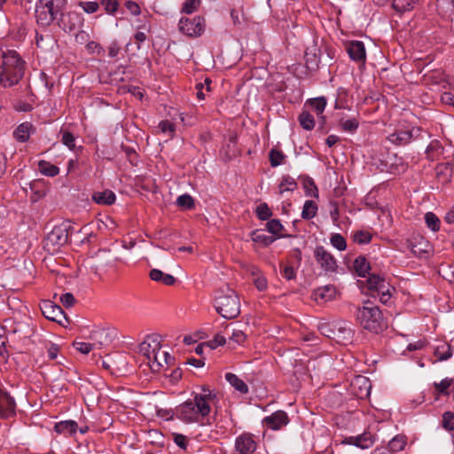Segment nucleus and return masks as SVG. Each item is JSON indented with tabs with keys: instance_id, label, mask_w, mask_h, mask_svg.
Listing matches in <instances>:
<instances>
[{
	"instance_id": "1",
	"label": "nucleus",
	"mask_w": 454,
	"mask_h": 454,
	"mask_svg": "<svg viewBox=\"0 0 454 454\" xmlns=\"http://www.w3.org/2000/svg\"><path fill=\"white\" fill-rule=\"evenodd\" d=\"M201 388L202 393H192V398H189L176 408L177 419L188 424H211L210 413L216 395L205 386Z\"/></svg>"
},
{
	"instance_id": "2",
	"label": "nucleus",
	"mask_w": 454,
	"mask_h": 454,
	"mask_svg": "<svg viewBox=\"0 0 454 454\" xmlns=\"http://www.w3.org/2000/svg\"><path fill=\"white\" fill-rule=\"evenodd\" d=\"M26 63L14 50H0V84L12 87L24 75Z\"/></svg>"
},
{
	"instance_id": "3",
	"label": "nucleus",
	"mask_w": 454,
	"mask_h": 454,
	"mask_svg": "<svg viewBox=\"0 0 454 454\" xmlns=\"http://www.w3.org/2000/svg\"><path fill=\"white\" fill-rule=\"evenodd\" d=\"M356 319L364 329L374 333H379L387 327L381 310L370 301L357 309Z\"/></svg>"
},
{
	"instance_id": "4",
	"label": "nucleus",
	"mask_w": 454,
	"mask_h": 454,
	"mask_svg": "<svg viewBox=\"0 0 454 454\" xmlns=\"http://www.w3.org/2000/svg\"><path fill=\"white\" fill-rule=\"evenodd\" d=\"M215 309L226 319L237 317L240 313L239 299L234 290L226 286L217 290Z\"/></svg>"
},
{
	"instance_id": "5",
	"label": "nucleus",
	"mask_w": 454,
	"mask_h": 454,
	"mask_svg": "<svg viewBox=\"0 0 454 454\" xmlns=\"http://www.w3.org/2000/svg\"><path fill=\"white\" fill-rule=\"evenodd\" d=\"M67 0H37L35 18L39 25L48 27L62 14Z\"/></svg>"
},
{
	"instance_id": "6",
	"label": "nucleus",
	"mask_w": 454,
	"mask_h": 454,
	"mask_svg": "<svg viewBox=\"0 0 454 454\" xmlns=\"http://www.w3.org/2000/svg\"><path fill=\"white\" fill-rule=\"evenodd\" d=\"M178 27L183 34L190 37H197L201 35L205 30V19L201 16L192 19L183 17L179 20Z\"/></svg>"
},
{
	"instance_id": "7",
	"label": "nucleus",
	"mask_w": 454,
	"mask_h": 454,
	"mask_svg": "<svg viewBox=\"0 0 454 454\" xmlns=\"http://www.w3.org/2000/svg\"><path fill=\"white\" fill-rule=\"evenodd\" d=\"M161 336L160 334L148 335L145 340L139 345V352L145 356L147 359V363L150 365L153 359V354L160 351L161 348Z\"/></svg>"
},
{
	"instance_id": "8",
	"label": "nucleus",
	"mask_w": 454,
	"mask_h": 454,
	"mask_svg": "<svg viewBox=\"0 0 454 454\" xmlns=\"http://www.w3.org/2000/svg\"><path fill=\"white\" fill-rule=\"evenodd\" d=\"M68 233L65 227L55 226L44 240V247L53 251L67 243Z\"/></svg>"
},
{
	"instance_id": "9",
	"label": "nucleus",
	"mask_w": 454,
	"mask_h": 454,
	"mask_svg": "<svg viewBox=\"0 0 454 454\" xmlns=\"http://www.w3.org/2000/svg\"><path fill=\"white\" fill-rule=\"evenodd\" d=\"M16 402L9 392L0 387V419H9L16 416Z\"/></svg>"
},
{
	"instance_id": "10",
	"label": "nucleus",
	"mask_w": 454,
	"mask_h": 454,
	"mask_svg": "<svg viewBox=\"0 0 454 454\" xmlns=\"http://www.w3.org/2000/svg\"><path fill=\"white\" fill-rule=\"evenodd\" d=\"M371 387L369 379L362 375L355 376L349 385L351 394L359 399H364L370 395Z\"/></svg>"
},
{
	"instance_id": "11",
	"label": "nucleus",
	"mask_w": 454,
	"mask_h": 454,
	"mask_svg": "<svg viewBox=\"0 0 454 454\" xmlns=\"http://www.w3.org/2000/svg\"><path fill=\"white\" fill-rule=\"evenodd\" d=\"M58 18V25L60 28H62L65 32H72L77 27H79L83 21L82 17L80 13L76 12H68L59 15Z\"/></svg>"
},
{
	"instance_id": "12",
	"label": "nucleus",
	"mask_w": 454,
	"mask_h": 454,
	"mask_svg": "<svg viewBox=\"0 0 454 454\" xmlns=\"http://www.w3.org/2000/svg\"><path fill=\"white\" fill-rule=\"evenodd\" d=\"M333 326L334 333L333 340L340 344H346L351 341L353 331L350 328L349 323L343 320H337L333 322Z\"/></svg>"
},
{
	"instance_id": "13",
	"label": "nucleus",
	"mask_w": 454,
	"mask_h": 454,
	"mask_svg": "<svg viewBox=\"0 0 454 454\" xmlns=\"http://www.w3.org/2000/svg\"><path fill=\"white\" fill-rule=\"evenodd\" d=\"M314 257L321 268L325 271H335L337 262L331 253L325 249L324 247L318 246L314 250Z\"/></svg>"
},
{
	"instance_id": "14",
	"label": "nucleus",
	"mask_w": 454,
	"mask_h": 454,
	"mask_svg": "<svg viewBox=\"0 0 454 454\" xmlns=\"http://www.w3.org/2000/svg\"><path fill=\"white\" fill-rule=\"evenodd\" d=\"M256 449L257 443L250 433H243L235 440V450L239 454H253Z\"/></svg>"
},
{
	"instance_id": "15",
	"label": "nucleus",
	"mask_w": 454,
	"mask_h": 454,
	"mask_svg": "<svg viewBox=\"0 0 454 454\" xmlns=\"http://www.w3.org/2000/svg\"><path fill=\"white\" fill-rule=\"evenodd\" d=\"M41 310L43 315L51 321L61 324L62 320L66 319V316L61 307L51 301H44L41 305Z\"/></svg>"
},
{
	"instance_id": "16",
	"label": "nucleus",
	"mask_w": 454,
	"mask_h": 454,
	"mask_svg": "<svg viewBox=\"0 0 454 454\" xmlns=\"http://www.w3.org/2000/svg\"><path fill=\"white\" fill-rule=\"evenodd\" d=\"M346 51L349 58L358 64H364L366 60V51L363 42L350 41L346 44Z\"/></svg>"
},
{
	"instance_id": "17",
	"label": "nucleus",
	"mask_w": 454,
	"mask_h": 454,
	"mask_svg": "<svg viewBox=\"0 0 454 454\" xmlns=\"http://www.w3.org/2000/svg\"><path fill=\"white\" fill-rule=\"evenodd\" d=\"M289 422L288 416L284 411H277L263 419V425L272 430H279Z\"/></svg>"
},
{
	"instance_id": "18",
	"label": "nucleus",
	"mask_w": 454,
	"mask_h": 454,
	"mask_svg": "<svg viewBox=\"0 0 454 454\" xmlns=\"http://www.w3.org/2000/svg\"><path fill=\"white\" fill-rule=\"evenodd\" d=\"M421 129L419 127L412 128L411 130H398L390 134L387 139L395 145H404L411 142L413 137H418Z\"/></svg>"
},
{
	"instance_id": "19",
	"label": "nucleus",
	"mask_w": 454,
	"mask_h": 454,
	"mask_svg": "<svg viewBox=\"0 0 454 454\" xmlns=\"http://www.w3.org/2000/svg\"><path fill=\"white\" fill-rule=\"evenodd\" d=\"M321 50L317 44L309 46L305 51V64L310 70H316L319 67Z\"/></svg>"
},
{
	"instance_id": "20",
	"label": "nucleus",
	"mask_w": 454,
	"mask_h": 454,
	"mask_svg": "<svg viewBox=\"0 0 454 454\" xmlns=\"http://www.w3.org/2000/svg\"><path fill=\"white\" fill-rule=\"evenodd\" d=\"M368 290L372 294L378 293L380 290L387 291L389 288V283L385 279L384 277L379 274H372L365 281Z\"/></svg>"
},
{
	"instance_id": "21",
	"label": "nucleus",
	"mask_w": 454,
	"mask_h": 454,
	"mask_svg": "<svg viewBox=\"0 0 454 454\" xmlns=\"http://www.w3.org/2000/svg\"><path fill=\"white\" fill-rule=\"evenodd\" d=\"M173 361V357L168 352L160 349L156 354H153V359L150 367L153 371H159L164 364H169Z\"/></svg>"
},
{
	"instance_id": "22",
	"label": "nucleus",
	"mask_w": 454,
	"mask_h": 454,
	"mask_svg": "<svg viewBox=\"0 0 454 454\" xmlns=\"http://www.w3.org/2000/svg\"><path fill=\"white\" fill-rule=\"evenodd\" d=\"M344 443H348L361 449H368L372 446L373 440L369 434H363L357 436H350L344 440Z\"/></svg>"
},
{
	"instance_id": "23",
	"label": "nucleus",
	"mask_w": 454,
	"mask_h": 454,
	"mask_svg": "<svg viewBox=\"0 0 454 454\" xmlns=\"http://www.w3.org/2000/svg\"><path fill=\"white\" fill-rule=\"evenodd\" d=\"M116 196L111 190L95 192L92 194V200L99 205H112L115 202Z\"/></svg>"
},
{
	"instance_id": "24",
	"label": "nucleus",
	"mask_w": 454,
	"mask_h": 454,
	"mask_svg": "<svg viewBox=\"0 0 454 454\" xmlns=\"http://www.w3.org/2000/svg\"><path fill=\"white\" fill-rule=\"evenodd\" d=\"M411 251L418 257H427L430 254L431 247L427 240L419 239L411 244Z\"/></svg>"
},
{
	"instance_id": "25",
	"label": "nucleus",
	"mask_w": 454,
	"mask_h": 454,
	"mask_svg": "<svg viewBox=\"0 0 454 454\" xmlns=\"http://www.w3.org/2000/svg\"><path fill=\"white\" fill-rule=\"evenodd\" d=\"M150 278L155 282L162 283L166 286H173L176 282V278L174 276L164 273L163 271L158 269H153L150 271Z\"/></svg>"
},
{
	"instance_id": "26",
	"label": "nucleus",
	"mask_w": 454,
	"mask_h": 454,
	"mask_svg": "<svg viewBox=\"0 0 454 454\" xmlns=\"http://www.w3.org/2000/svg\"><path fill=\"white\" fill-rule=\"evenodd\" d=\"M33 125L30 122L20 124L13 132L15 139L19 142H26L29 139L30 133L33 130Z\"/></svg>"
},
{
	"instance_id": "27",
	"label": "nucleus",
	"mask_w": 454,
	"mask_h": 454,
	"mask_svg": "<svg viewBox=\"0 0 454 454\" xmlns=\"http://www.w3.org/2000/svg\"><path fill=\"white\" fill-rule=\"evenodd\" d=\"M353 268L359 277L365 278L371 270V265L364 256L359 255L355 259Z\"/></svg>"
},
{
	"instance_id": "28",
	"label": "nucleus",
	"mask_w": 454,
	"mask_h": 454,
	"mask_svg": "<svg viewBox=\"0 0 454 454\" xmlns=\"http://www.w3.org/2000/svg\"><path fill=\"white\" fill-rule=\"evenodd\" d=\"M225 379L236 390L239 391L240 393L247 394L248 392L247 385L236 374L227 372L225 374Z\"/></svg>"
},
{
	"instance_id": "29",
	"label": "nucleus",
	"mask_w": 454,
	"mask_h": 454,
	"mask_svg": "<svg viewBox=\"0 0 454 454\" xmlns=\"http://www.w3.org/2000/svg\"><path fill=\"white\" fill-rule=\"evenodd\" d=\"M77 423L73 420L60 421L55 425V431L59 434H73L77 431Z\"/></svg>"
},
{
	"instance_id": "30",
	"label": "nucleus",
	"mask_w": 454,
	"mask_h": 454,
	"mask_svg": "<svg viewBox=\"0 0 454 454\" xmlns=\"http://www.w3.org/2000/svg\"><path fill=\"white\" fill-rule=\"evenodd\" d=\"M406 444V436L397 434L388 442V445L386 448L389 450L391 453L395 454V452L403 450Z\"/></svg>"
},
{
	"instance_id": "31",
	"label": "nucleus",
	"mask_w": 454,
	"mask_h": 454,
	"mask_svg": "<svg viewBox=\"0 0 454 454\" xmlns=\"http://www.w3.org/2000/svg\"><path fill=\"white\" fill-rule=\"evenodd\" d=\"M298 187L294 178L290 176H284L278 184V193L283 195L286 192H294Z\"/></svg>"
},
{
	"instance_id": "32",
	"label": "nucleus",
	"mask_w": 454,
	"mask_h": 454,
	"mask_svg": "<svg viewBox=\"0 0 454 454\" xmlns=\"http://www.w3.org/2000/svg\"><path fill=\"white\" fill-rule=\"evenodd\" d=\"M434 356L439 361L448 360L452 356L451 346L445 342L438 345L434 349Z\"/></svg>"
},
{
	"instance_id": "33",
	"label": "nucleus",
	"mask_w": 454,
	"mask_h": 454,
	"mask_svg": "<svg viewBox=\"0 0 454 454\" xmlns=\"http://www.w3.org/2000/svg\"><path fill=\"white\" fill-rule=\"evenodd\" d=\"M251 239L255 243H260L264 247H268L275 241V238L264 234L262 231L255 230L251 233Z\"/></svg>"
},
{
	"instance_id": "34",
	"label": "nucleus",
	"mask_w": 454,
	"mask_h": 454,
	"mask_svg": "<svg viewBox=\"0 0 454 454\" xmlns=\"http://www.w3.org/2000/svg\"><path fill=\"white\" fill-rule=\"evenodd\" d=\"M306 105L309 106L311 109L315 111L317 115L319 116L325 111V108L326 106V99L325 97L311 98L307 100Z\"/></svg>"
},
{
	"instance_id": "35",
	"label": "nucleus",
	"mask_w": 454,
	"mask_h": 454,
	"mask_svg": "<svg viewBox=\"0 0 454 454\" xmlns=\"http://www.w3.org/2000/svg\"><path fill=\"white\" fill-rule=\"evenodd\" d=\"M393 9L400 13L409 12L413 9L415 0H391Z\"/></svg>"
},
{
	"instance_id": "36",
	"label": "nucleus",
	"mask_w": 454,
	"mask_h": 454,
	"mask_svg": "<svg viewBox=\"0 0 454 454\" xmlns=\"http://www.w3.org/2000/svg\"><path fill=\"white\" fill-rule=\"evenodd\" d=\"M39 171L47 176H55L59 173V168L48 161L40 160L38 163Z\"/></svg>"
},
{
	"instance_id": "37",
	"label": "nucleus",
	"mask_w": 454,
	"mask_h": 454,
	"mask_svg": "<svg viewBox=\"0 0 454 454\" xmlns=\"http://www.w3.org/2000/svg\"><path fill=\"white\" fill-rule=\"evenodd\" d=\"M335 294V290L331 286H325L323 287H320L315 291V299L317 301L323 300V301H328L331 300Z\"/></svg>"
},
{
	"instance_id": "38",
	"label": "nucleus",
	"mask_w": 454,
	"mask_h": 454,
	"mask_svg": "<svg viewBox=\"0 0 454 454\" xmlns=\"http://www.w3.org/2000/svg\"><path fill=\"white\" fill-rule=\"evenodd\" d=\"M269 159L270 166L276 168L278 166L284 164L286 155L282 151L278 150L276 148H272L269 153Z\"/></svg>"
},
{
	"instance_id": "39",
	"label": "nucleus",
	"mask_w": 454,
	"mask_h": 454,
	"mask_svg": "<svg viewBox=\"0 0 454 454\" xmlns=\"http://www.w3.org/2000/svg\"><path fill=\"white\" fill-rule=\"evenodd\" d=\"M317 211V206L313 200H306L301 211V217L306 220L312 219Z\"/></svg>"
},
{
	"instance_id": "40",
	"label": "nucleus",
	"mask_w": 454,
	"mask_h": 454,
	"mask_svg": "<svg viewBox=\"0 0 454 454\" xmlns=\"http://www.w3.org/2000/svg\"><path fill=\"white\" fill-rule=\"evenodd\" d=\"M299 121H300V124L301 126L306 129V130H311L313 129V128L315 127V120H314V117L313 115L308 112V111H303L300 115H299Z\"/></svg>"
},
{
	"instance_id": "41",
	"label": "nucleus",
	"mask_w": 454,
	"mask_h": 454,
	"mask_svg": "<svg viewBox=\"0 0 454 454\" xmlns=\"http://www.w3.org/2000/svg\"><path fill=\"white\" fill-rule=\"evenodd\" d=\"M176 205L183 209H192L195 207L193 198L187 193L177 197Z\"/></svg>"
},
{
	"instance_id": "42",
	"label": "nucleus",
	"mask_w": 454,
	"mask_h": 454,
	"mask_svg": "<svg viewBox=\"0 0 454 454\" xmlns=\"http://www.w3.org/2000/svg\"><path fill=\"white\" fill-rule=\"evenodd\" d=\"M453 382L452 379L445 378L440 382H434V387L437 394L442 395H449L450 392L448 391V388L451 386Z\"/></svg>"
},
{
	"instance_id": "43",
	"label": "nucleus",
	"mask_w": 454,
	"mask_h": 454,
	"mask_svg": "<svg viewBox=\"0 0 454 454\" xmlns=\"http://www.w3.org/2000/svg\"><path fill=\"white\" fill-rule=\"evenodd\" d=\"M425 221L427 223V226L432 230L433 231H437L440 230V219L437 217V215L433 212H427L425 215Z\"/></svg>"
},
{
	"instance_id": "44",
	"label": "nucleus",
	"mask_w": 454,
	"mask_h": 454,
	"mask_svg": "<svg viewBox=\"0 0 454 454\" xmlns=\"http://www.w3.org/2000/svg\"><path fill=\"white\" fill-rule=\"evenodd\" d=\"M340 126L342 130L349 133L355 132L359 126V121L356 118H351L348 120H341L340 121Z\"/></svg>"
},
{
	"instance_id": "45",
	"label": "nucleus",
	"mask_w": 454,
	"mask_h": 454,
	"mask_svg": "<svg viewBox=\"0 0 454 454\" xmlns=\"http://www.w3.org/2000/svg\"><path fill=\"white\" fill-rule=\"evenodd\" d=\"M372 234L367 231H356L353 234L354 242L359 245L368 244L372 240Z\"/></svg>"
},
{
	"instance_id": "46",
	"label": "nucleus",
	"mask_w": 454,
	"mask_h": 454,
	"mask_svg": "<svg viewBox=\"0 0 454 454\" xmlns=\"http://www.w3.org/2000/svg\"><path fill=\"white\" fill-rule=\"evenodd\" d=\"M387 292L385 290H380L378 293L372 294V295L374 297H379L380 302L383 304H387L391 300L395 287L389 284V288H387Z\"/></svg>"
},
{
	"instance_id": "47",
	"label": "nucleus",
	"mask_w": 454,
	"mask_h": 454,
	"mask_svg": "<svg viewBox=\"0 0 454 454\" xmlns=\"http://www.w3.org/2000/svg\"><path fill=\"white\" fill-rule=\"evenodd\" d=\"M331 244L339 251H344L347 247V242L344 237L339 233H334L330 239Z\"/></svg>"
},
{
	"instance_id": "48",
	"label": "nucleus",
	"mask_w": 454,
	"mask_h": 454,
	"mask_svg": "<svg viewBox=\"0 0 454 454\" xmlns=\"http://www.w3.org/2000/svg\"><path fill=\"white\" fill-rule=\"evenodd\" d=\"M255 212L257 217L262 221L268 220L272 215V212L266 203H261Z\"/></svg>"
},
{
	"instance_id": "49",
	"label": "nucleus",
	"mask_w": 454,
	"mask_h": 454,
	"mask_svg": "<svg viewBox=\"0 0 454 454\" xmlns=\"http://www.w3.org/2000/svg\"><path fill=\"white\" fill-rule=\"evenodd\" d=\"M442 426L448 431L454 430V412L445 411L442 415Z\"/></svg>"
},
{
	"instance_id": "50",
	"label": "nucleus",
	"mask_w": 454,
	"mask_h": 454,
	"mask_svg": "<svg viewBox=\"0 0 454 454\" xmlns=\"http://www.w3.org/2000/svg\"><path fill=\"white\" fill-rule=\"evenodd\" d=\"M200 4V0H186L182 6V12L190 14L197 11Z\"/></svg>"
},
{
	"instance_id": "51",
	"label": "nucleus",
	"mask_w": 454,
	"mask_h": 454,
	"mask_svg": "<svg viewBox=\"0 0 454 454\" xmlns=\"http://www.w3.org/2000/svg\"><path fill=\"white\" fill-rule=\"evenodd\" d=\"M267 231L272 234H279L283 230V225L278 219H271L267 223Z\"/></svg>"
},
{
	"instance_id": "52",
	"label": "nucleus",
	"mask_w": 454,
	"mask_h": 454,
	"mask_svg": "<svg viewBox=\"0 0 454 454\" xmlns=\"http://www.w3.org/2000/svg\"><path fill=\"white\" fill-rule=\"evenodd\" d=\"M61 141L66 146H67L71 150H73L75 147V137L69 131H64L62 133Z\"/></svg>"
},
{
	"instance_id": "53",
	"label": "nucleus",
	"mask_w": 454,
	"mask_h": 454,
	"mask_svg": "<svg viewBox=\"0 0 454 454\" xmlns=\"http://www.w3.org/2000/svg\"><path fill=\"white\" fill-rule=\"evenodd\" d=\"M159 129H160V131L162 133L169 134L170 137L173 136V134L176 130V127H175L174 123H172L171 121H169L168 120L161 121L159 123Z\"/></svg>"
},
{
	"instance_id": "54",
	"label": "nucleus",
	"mask_w": 454,
	"mask_h": 454,
	"mask_svg": "<svg viewBox=\"0 0 454 454\" xmlns=\"http://www.w3.org/2000/svg\"><path fill=\"white\" fill-rule=\"evenodd\" d=\"M95 345L82 341L74 342V347L82 354H89L95 348Z\"/></svg>"
},
{
	"instance_id": "55",
	"label": "nucleus",
	"mask_w": 454,
	"mask_h": 454,
	"mask_svg": "<svg viewBox=\"0 0 454 454\" xmlns=\"http://www.w3.org/2000/svg\"><path fill=\"white\" fill-rule=\"evenodd\" d=\"M79 6L87 13H94L99 8L97 2H80Z\"/></svg>"
},
{
	"instance_id": "56",
	"label": "nucleus",
	"mask_w": 454,
	"mask_h": 454,
	"mask_svg": "<svg viewBox=\"0 0 454 454\" xmlns=\"http://www.w3.org/2000/svg\"><path fill=\"white\" fill-rule=\"evenodd\" d=\"M318 329L323 335H325L330 339H333V334H334L333 322L323 323L319 325Z\"/></svg>"
},
{
	"instance_id": "57",
	"label": "nucleus",
	"mask_w": 454,
	"mask_h": 454,
	"mask_svg": "<svg viewBox=\"0 0 454 454\" xmlns=\"http://www.w3.org/2000/svg\"><path fill=\"white\" fill-rule=\"evenodd\" d=\"M225 342H226V340H225L224 336L217 333L215 335L213 340H209L207 343V346H208L211 349H215L217 347L225 344Z\"/></svg>"
},
{
	"instance_id": "58",
	"label": "nucleus",
	"mask_w": 454,
	"mask_h": 454,
	"mask_svg": "<svg viewBox=\"0 0 454 454\" xmlns=\"http://www.w3.org/2000/svg\"><path fill=\"white\" fill-rule=\"evenodd\" d=\"M59 301L63 304L64 307L70 308L74 304L75 299L71 293H66L60 296Z\"/></svg>"
},
{
	"instance_id": "59",
	"label": "nucleus",
	"mask_w": 454,
	"mask_h": 454,
	"mask_svg": "<svg viewBox=\"0 0 454 454\" xmlns=\"http://www.w3.org/2000/svg\"><path fill=\"white\" fill-rule=\"evenodd\" d=\"M101 4L108 13H114L119 6L117 0H102Z\"/></svg>"
},
{
	"instance_id": "60",
	"label": "nucleus",
	"mask_w": 454,
	"mask_h": 454,
	"mask_svg": "<svg viewBox=\"0 0 454 454\" xmlns=\"http://www.w3.org/2000/svg\"><path fill=\"white\" fill-rule=\"evenodd\" d=\"M247 335L239 329H234L231 336V340L238 344H241L246 340Z\"/></svg>"
},
{
	"instance_id": "61",
	"label": "nucleus",
	"mask_w": 454,
	"mask_h": 454,
	"mask_svg": "<svg viewBox=\"0 0 454 454\" xmlns=\"http://www.w3.org/2000/svg\"><path fill=\"white\" fill-rule=\"evenodd\" d=\"M174 442L178 447H180L183 450H185L187 447V438L184 434H174Z\"/></svg>"
},
{
	"instance_id": "62",
	"label": "nucleus",
	"mask_w": 454,
	"mask_h": 454,
	"mask_svg": "<svg viewBox=\"0 0 454 454\" xmlns=\"http://www.w3.org/2000/svg\"><path fill=\"white\" fill-rule=\"evenodd\" d=\"M306 193L307 195L317 197L318 192L317 187L315 184L314 181L310 180L308 182V184H305Z\"/></svg>"
},
{
	"instance_id": "63",
	"label": "nucleus",
	"mask_w": 454,
	"mask_h": 454,
	"mask_svg": "<svg viewBox=\"0 0 454 454\" xmlns=\"http://www.w3.org/2000/svg\"><path fill=\"white\" fill-rule=\"evenodd\" d=\"M126 8L129 11V12L133 15H138L140 13L139 5L132 1H127L125 3Z\"/></svg>"
},
{
	"instance_id": "64",
	"label": "nucleus",
	"mask_w": 454,
	"mask_h": 454,
	"mask_svg": "<svg viewBox=\"0 0 454 454\" xmlns=\"http://www.w3.org/2000/svg\"><path fill=\"white\" fill-rule=\"evenodd\" d=\"M282 275L287 280L294 279L295 278V271H294V267L288 266V265L285 266Z\"/></svg>"
}]
</instances>
